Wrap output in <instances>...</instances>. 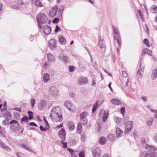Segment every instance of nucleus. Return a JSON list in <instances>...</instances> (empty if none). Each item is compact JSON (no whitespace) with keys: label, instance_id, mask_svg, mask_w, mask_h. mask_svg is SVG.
<instances>
[{"label":"nucleus","instance_id":"nucleus-38","mask_svg":"<svg viewBox=\"0 0 157 157\" xmlns=\"http://www.w3.org/2000/svg\"><path fill=\"white\" fill-rule=\"evenodd\" d=\"M6 119L3 121L2 123V124L4 126L8 125V123L9 122V120L8 118H5Z\"/></svg>","mask_w":157,"mask_h":157},{"label":"nucleus","instance_id":"nucleus-25","mask_svg":"<svg viewBox=\"0 0 157 157\" xmlns=\"http://www.w3.org/2000/svg\"><path fill=\"white\" fill-rule=\"evenodd\" d=\"M99 46L101 49H105L106 48V46L103 41V39L101 40V38L99 39Z\"/></svg>","mask_w":157,"mask_h":157},{"label":"nucleus","instance_id":"nucleus-12","mask_svg":"<svg viewBox=\"0 0 157 157\" xmlns=\"http://www.w3.org/2000/svg\"><path fill=\"white\" fill-rule=\"evenodd\" d=\"M46 102L45 99L41 100L38 104V107L39 110H42L46 105Z\"/></svg>","mask_w":157,"mask_h":157},{"label":"nucleus","instance_id":"nucleus-36","mask_svg":"<svg viewBox=\"0 0 157 157\" xmlns=\"http://www.w3.org/2000/svg\"><path fill=\"white\" fill-rule=\"evenodd\" d=\"M98 102L95 103L94 105L92 108V112L93 113H94L96 110L97 108L98 107Z\"/></svg>","mask_w":157,"mask_h":157},{"label":"nucleus","instance_id":"nucleus-33","mask_svg":"<svg viewBox=\"0 0 157 157\" xmlns=\"http://www.w3.org/2000/svg\"><path fill=\"white\" fill-rule=\"evenodd\" d=\"M150 11L151 13H156L157 11V7L155 6H152L151 7Z\"/></svg>","mask_w":157,"mask_h":157},{"label":"nucleus","instance_id":"nucleus-59","mask_svg":"<svg viewBox=\"0 0 157 157\" xmlns=\"http://www.w3.org/2000/svg\"><path fill=\"white\" fill-rule=\"evenodd\" d=\"M121 113L123 115V116H124V113H125V108L123 107L121 109Z\"/></svg>","mask_w":157,"mask_h":157},{"label":"nucleus","instance_id":"nucleus-62","mask_svg":"<svg viewBox=\"0 0 157 157\" xmlns=\"http://www.w3.org/2000/svg\"><path fill=\"white\" fill-rule=\"evenodd\" d=\"M67 150L70 152L71 154L73 152H74V151L73 150L69 148H68L67 149Z\"/></svg>","mask_w":157,"mask_h":157},{"label":"nucleus","instance_id":"nucleus-39","mask_svg":"<svg viewBox=\"0 0 157 157\" xmlns=\"http://www.w3.org/2000/svg\"><path fill=\"white\" fill-rule=\"evenodd\" d=\"M143 43L147 47H150L148 40L147 39L145 38L144 40Z\"/></svg>","mask_w":157,"mask_h":157},{"label":"nucleus","instance_id":"nucleus-22","mask_svg":"<svg viewBox=\"0 0 157 157\" xmlns=\"http://www.w3.org/2000/svg\"><path fill=\"white\" fill-rule=\"evenodd\" d=\"M111 102L113 104L116 105H120L121 104V101L117 99H112L111 100Z\"/></svg>","mask_w":157,"mask_h":157},{"label":"nucleus","instance_id":"nucleus-6","mask_svg":"<svg viewBox=\"0 0 157 157\" xmlns=\"http://www.w3.org/2000/svg\"><path fill=\"white\" fill-rule=\"evenodd\" d=\"M99 114L100 116H101L103 115L102 120L103 122H105L107 120L108 117V113H106L104 109H102L100 111Z\"/></svg>","mask_w":157,"mask_h":157},{"label":"nucleus","instance_id":"nucleus-42","mask_svg":"<svg viewBox=\"0 0 157 157\" xmlns=\"http://www.w3.org/2000/svg\"><path fill=\"white\" fill-rule=\"evenodd\" d=\"M153 121V120L152 119H151L148 120L147 122V125L149 126H151L152 124Z\"/></svg>","mask_w":157,"mask_h":157},{"label":"nucleus","instance_id":"nucleus-50","mask_svg":"<svg viewBox=\"0 0 157 157\" xmlns=\"http://www.w3.org/2000/svg\"><path fill=\"white\" fill-rule=\"evenodd\" d=\"M59 21V19L57 17L55 18L52 21V22L53 23H57Z\"/></svg>","mask_w":157,"mask_h":157},{"label":"nucleus","instance_id":"nucleus-47","mask_svg":"<svg viewBox=\"0 0 157 157\" xmlns=\"http://www.w3.org/2000/svg\"><path fill=\"white\" fill-rule=\"evenodd\" d=\"M40 130L42 131H46L48 130L49 129L48 128H45L41 125H40Z\"/></svg>","mask_w":157,"mask_h":157},{"label":"nucleus","instance_id":"nucleus-15","mask_svg":"<svg viewBox=\"0 0 157 157\" xmlns=\"http://www.w3.org/2000/svg\"><path fill=\"white\" fill-rule=\"evenodd\" d=\"M49 92L50 94L54 96L57 95L58 91L54 86L50 87L49 89Z\"/></svg>","mask_w":157,"mask_h":157},{"label":"nucleus","instance_id":"nucleus-51","mask_svg":"<svg viewBox=\"0 0 157 157\" xmlns=\"http://www.w3.org/2000/svg\"><path fill=\"white\" fill-rule=\"evenodd\" d=\"M61 144H63V147L64 148H66L67 147V143H64L63 141L64 140H61Z\"/></svg>","mask_w":157,"mask_h":157},{"label":"nucleus","instance_id":"nucleus-35","mask_svg":"<svg viewBox=\"0 0 157 157\" xmlns=\"http://www.w3.org/2000/svg\"><path fill=\"white\" fill-rule=\"evenodd\" d=\"M35 5L38 7H42L43 6L39 0H36L35 2Z\"/></svg>","mask_w":157,"mask_h":157},{"label":"nucleus","instance_id":"nucleus-17","mask_svg":"<svg viewBox=\"0 0 157 157\" xmlns=\"http://www.w3.org/2000/svg\"><path fill=\"white\" fill-rule=\"evenodd\" d=\"M47 59L49 62L52 63L54 62L55 61V59L54 56L51 53L47 54Z\"/></svg>","mask_w":157,"mask_h":157},{"label":"nucleus","instance_id":"nucleus-8","mask_svg":"<svg viewBox=\"0 0 157 157\" xmlns=\"http://www.w3.org/2000/svg\"><path fill=\"white\" fill-rule=\"evenodd\" d=\"M58 9V6L57 5H56L55 6L52 7L50 10L49 14L50 16L51 17H54L56 15V12L57 11Z\"/></svg>","mask_w":157,"mask_h":157},{"label":"nucleus","instance_id":"nucleus-16","mask_svg":"<svg viewBox=\"0 0 157 157\" xmlns=\"http://www.w3.org/2000/svg\"><path fill=\"white\" fill-rule=\"evenodd\" d=\"M143 153L144 154V157H155L156 154V153L151 151L144 152Z\"/></svg>","mask_w":157,"mask_h":157},{"label":"nucleus","instance_id":"nucleus-64","mask_svg":"<svg viewBox=\"0 0 157 157\" xmlns=\"http://www.w3.org/2000/svg\"><path fill=\"white\" fill-rule=\"evenodd\" d=\"M44 68L45 69L48 68V64L46 62L44 63Z\"/></svg>","mask_w":157,"mask_h":157},{"label":"nucleus","instance_id":"nucleus-40","mask_svg":"<svg viewBox=\"0 0 157 157\" xmlns=\"http://www.w3.org/2000/svg\"><path fill=\"white\" fill-rule=\"evenodd\" d=\"M86 134L84 133L81 135V139L82 142H85L86 140Z\"/></svg>","mask_w":157,"mask_h":157},{"label":"nucleus","instance_id":"nucleus-21","mask_svg":"<svg viewBox=\"0 0 157 157\" xmlns=\"http://www.w3.org/2000/svg\"><path fill=\"white\" fill-rule=\"evenodd\" d=\"M87 115L88 113L86 112H84L81 113L80 115V120L82 121L84 119H86Z\"/></svg>","mask_w":157,"mask_h":157},{"label":"nucleus","instance_id":"nucleus-24","mask_svg":"<svg viewBox=\"0 0 157 157\" xmlns=\"http://www.w3.org/2000/svg\"><path fill=\"white\" fill-rule=\"evenodd\" d=\"M68 129L69 130H72L75 128L74 124L72 122L70 121L68 122Z\"/></svg>","mask_w":157,"mask_h":157},{"label":"nucleus","instance_id":"nucleus-11","mask_svg":"<svg viewBox=\"0 0 157 157\" xmlns=\"http://www.w3.org/2000/svg\"><path fill=\"white\" fill-rule=\"evenodd\" d=\"M43 32L45 35H48L51 32V27L48 25H46L43 27Z\"/></svg>","mask_w":157,"mask_h":157},{"label":"nucleus","instance_id":"nucleus-56","mask_svg":"<svg viewBox=\"0 0 157 157\" xmlns=\"http://www.w3.org/2000/svg\"><path fill=\"white\" fill-rule=\"evenodd\" d=\"M44 120L45 124L48 127V128H49L50 127L49 124H48V122L46 120L44 117Z\"/></svg>","mask_w":157,"mask_h":157},{"label":"nucleus","instance_id":"nucleus-54","mask_svg":"<svg viewBox=\"0 0 157 157\" xmlns=\"http://www.w3.org/2000/svg\"><path fill=\"white\" fill-rule=\"evenodd\" d=\"M82 121V124L83 125H85L87 124L88 122V120L86 118L84 119Z\"/></svg>","mask_w":157,"mask_h":157},{"label":"nucleus","instance_id":"nucleus-23","mask_svg":"<svg viewBox=\"0 0 157 157\" xmlns=\"http://www.w3.org/2000/svg\"><path fill=\"white\" fill-rule=\"evenodd\" d=\"M151 78L152 80H154L157 78V69H155L152 71Z\"/></svg>","mask_w":157,"mask_h":157},{"label":"nucleus","instance_id":"nucleus-5","mask_svg":"<svg viewBox=\"0 0 157 157\" xmlns=\"http://www.w3.org/2000/svg\"><path fill=\"white\" fill-rule=\"evenodd\" d=\"M48 46L51 49H55L57 47L56 40L54 39H50L48 41Z\"/></svg>","mask_w":157,"mask_h":157},{"label":"nucleus","instance_id":"nucleus-2","mask_svg":"<svg viewBox=\"0 0 157 157\" xmlns=\"http://www.w3.org/2000/svg\"><path fill=\"white\" fill-rule=\"evenodd\" d=\"M114 33V38L115 40H116L118 44L119 47H120L121 45L122 41L118 29L113 26Z\"/></svg>","mask_w":157,"mask_h":157},{"label":"nucleus","instance_id":"nucleus-44","mask_svg":"<svg viewBox=\"0 0 157 157\" xmlns=\"http://www.w3.org/2000/svg\"><path fill=\"white\" fill-rule=\"evenodd\" d=\"M27 4V3L25 2H23L21 0H19L18 2V5L19 6L23 5L24 6H26Z\"/></svg>","mask_w":157,"mask_h":157},{"label":"nucleus","instance_id":"nucleus-46","mask_svg":"<svg viewBox=\"0 0 157 157\" xmlns=\"http://www.w3.org/2000/svg\"><path fill=\"white\" fill-rule=\"evenodd\" d=\"M69 70L70 72H72L75 70V67L73 66H69Z\"/></svg>","mask_w":157,"mask_h":157},{"label":"nucleus","instance_id":"nucleus-49","mask_svg":"<svg viewBox=\"0 0 157 157\" xmlns=\"http://www.w3.org/2000/svg\"><path fill=\"white\" fill-rule=\"evenodd\" d=\"M82 124L81 122H79L78 124L77 129L78 130H80L82 128Z\"/></svg>","mask_w":157,"mask_h":157},{"label":"nucleus","instance_id":"nucleus-20","mask_svg":"<svg viewBox=\"0 0 157 157\" xmlns=\"http://www.w3.org/2000/svg\"><path fill=\"white\" fill-rule=\"evenodd\" d=\"M43 81L44 83H46L49 81L50 79V75L48 73H44L43 76Z\"/></svg>","mask_w":157,"mask_h":157},{"label":"nucleus","instance_id":"nucleus-60","mask_svg":"<svg viewBox=\"0 0 157 157\" xmlns=\"http://www.w3.org/2000/svg\"><path fill=\"white\" fill-rule=\"evenodd\" d=\"M123 76L124 78H126L127 76V75L125 71H123L122 72Z\"/></svg>","mask_w":157,"mask_h":157},{"label":"nucleus","instance_id":"nucleus-9","mask_svg":"<svg viewBox=\"0 0 157 157\" xmlns=\"http://www.w3.org/2000/svg\"><path fill=\"white\" fill-rule=\"evenodd\" d=\"M58 58L61 61L65 64L68 63L69 61V59L67 56L60 55L58 56Z\"/></svg>","mask_w":157,"mask_h":157},{"label":"nucleus","instance_id":"nucleus-7","mask_svg":"<svg viewBox=\"0 0 157 157\" xmlns=\"http://www.w3.org/2000/svg\"><path fill=\"white\" fill-rule=\"evenodd\" d=\"M78 84L80 85H83L88 82V79L86 77H79L78 79Z\"/></svg>","mask_w":157,"mask_h":157},{"label":"nucleus","instance_id":"nucleus-34","mask_svg":"<svg viewBox=\"0 0 157 157\" xmlns=\"http://www.w3.org/2000/svg\"><path fill=\"white\" fill-rule=\"evenodd\" d=\"M64 6H61L59 7V10L58 12V14L59 16L61 15L63 11Z\"/></svg>","mask_w":157,"mask_h":157},{"label":"nucleus","instance_id":"nucleus-19","mask_svg":"<svg viewBox=\"0 0 157 157\" xmlns=\"http://www.w3.org/2000/svg\"><path fill=\"white\" fill-rule=\"evenodd\" d=\"M146 148L147 150L148 151H149L154 152L156 150V148L153 146L149 145L147 144L146 145Z\"/></svg>","mask_w":157,"mask_h":157},{"label":"nucleus","instance_id":"nucleus-3","mask_svg":"<svg viewBox=\"0 0 157 157\" xmlns=\"http://www.w3.org/2000/svg\"><path fill=\"white\" fill-rule=\"evenodd\" d=\"M64 105L70 111L74 112L76 109L75 106L71 104V101H66L64 102Z\"/></svg>","mask_w":157,"mask_h":157},{"label":"nucleus","instance_id":"nucleus-4","mask_svg":"<svg viewBox=\"0 0 157 157\" xmlns=\"http://www.w3.org/2000/svg\"><path fill=\"white\" fill-rule=\"evenodd\" d=\"M133 124V123L132 121H129L127 122L125 124L124 132L125 133H127L130 132L131 129L132 125Z\"/></svg>","mask_w":157,"mask_h":157},{"label":"nucleus","instance_id":"nucleus-43","mask_svg":"<svg viewBox=\"0 0 157 157\" xmlns=\"http://www.w3.org/2000/svg\"><path fill=\"white\" fill-rule=\"evenodd\" d=\"M28 117L26 116H24L21 119V121L22 122L25 121L26 123H28L29 121H28Z\"/></svg>","mask_w":157,"mask_h":157},{"label":"nucleus","instance_id":"nucleus-29","mask_svg":"<svg viewBox=\"0 0 157 157\" xmlns=\"http://www.w3.org/2000/svg\"><path fill=\"white\" fill-rule=\"evenodd\" d=\"M123 133V132L118 128H116V137H119Z\"/></svg>","mask_w":157,"mask_h":157},{"label":"nucleus","instance_id":"nucleus-63","mask_svg":"<svg viewBox=\"0 0 157 157\" xmlns=\"http://www.w3.org/2000/svg\"><path fill=\"white\" fill-rule=\"evenodd\" d=\"M14 110L20 112H22L21 109L19 108H15L14 109Z\"/></svg>","mask_w":157,"mask_h":157},{"label":"nucleus","instance_id":"nucleus-48","mask_svg":"<svg viewBox=\"0 0 157 157\" xmlns=\"http://www.w3.org/2000/svg\"><path fill=\"white\" fill-rule=\"evenodd\" d=\"M31 107L33 108L34 107V105L35 103V100L34 99H32L31 100Z\"/></svg>","mask_w":157,"mask_h":157},{"label":"nucleus","instance_id":"nucleus-30","mask_svg":"<svg viewBox=\"0 0 157 157\" xmlns=\"http://www.w3.org/2000/svg\"><path fill=\"white\" fill-rule=\"evenodd\" d=\"M69 144L71 146H73L75 145L76 144V141L74 139L71 138L70 140V141L68 142Z\"/></svg>","mask_w":157,"mask_h":157},{"label":"nucleus","instance_id":"nucleus-26","mask_svg":"<svg viewBox=\"0 0 157 157\" xmlns=\"http://www.w3.org/2000/svg\"><path fill=\"white\" fill-rule=\"evenodd\" d=\"M20 146L21 148L26 149V150H28V151L30 152H32L33 151L32 150V149L29 148V147H28V146L25 144H20Z\"/></svg>","mask_w":157,"mask_h":157},{"label":"nucleus","instance_id":"nucleus-53","mask_svg":"<svg viewBox=\"0 0 157 157\" xmlns=\"http://www.w3.org/2000/svg\"><path fill=\"white\" fill-rule=\"evenodd\" d=\"M29 124L31 126H35L36 127H38V126L36 123L33 122H30L29 123Z\"/></svg>","mask_w":157,"mask_h":157},{"label":"nucleus","instance_id":"nucleus-31","mask_svg":"<svg viewBox=\"0 0 157 157\" xmlns=\"http://www.w3.org/2000/svg\"><path fill=\"white\" fill-rule=\"evenodd\" d=\"M3 116L5 118H9V117L11 118L12 116V114L9 111H6V112L4 113Z\"/></svg>","mask_w":157,"mask_h":157},{"label":"nucleus","instance_id":"nucleus-1","mask_svg":"<svg viewBox=\"0 0 157 157\" xmlns=\"http://www.w3.org/2000/svg\"><path fill=\"white\" fill-rule=\"evenodd\" d=\"M36 18L38 26L40 29L42 28L41 25L46 23L48 20L45 14L42 13L38 14L36 16Z\"/></svg>","mask_w":157,"mask_h":157},{"label":"nucleus","instance_id":"nucleus-28","mask_svg":"<svg viewBox=\"0 0 157 157\" xmlns=\"http://www.w3.org/2000/svg\"><path fill=\"white\" fill-rule=\"evenodd\" d=\"M106 141L105 138L103 136L101 137L99 139V143L101 145L105 144L106 143Z\"/></svg>","mask_w":157,"mask_h":157},{"label":"nucleus","instance_id":"nucleus-10","mask_svg":"<svg viewBox=\"0 0 157 157\" xmlns=\"http://www.w3.org/2000/svg\"><path fill=\"white\" fill-rule=\"evenodd\" d=\"M57 108V106H55L52 108V112H55V114H56V116H57V118H59V119L57 121L59 122H61L63 119V117L62 115H59V113L57 112L56 109Z\"/></svg>","mask_w":157,"mask_h":157},{"label":"nucleus","instance_id":"nucleus-18","mask_svg":"<svg viewBox=\"0 0 157 157\" xmlns=\"http://www.w3.org/2000/svg\"><path fill=\"white\" fill-rule=\"evenodd\" d=\"M0 146L2 148L4 149L6 151H11V149L8 146L4 144L0 140Z\"/></svg>","mask_w":157,"mask_h":157},{"label":"nucleus","instance_id":"nucleus-32","mask_svg":"<svg viewBox=\"0 0 157 157\" xmlns=\"http://www.w3.org/2000/svg\"><path fill=\"white\" fill-rule=\"evenodd\" d=\"M18 124L19 127L20 128H21L22 127L21 125L18 123V121H17L16 120H14L11 121L9 123H8V125H9L10 124Z\"/></svg>","mask_w":157,"mask_h":157},{"label":"nucleus","instance_id":"nucleus-61","mask_svg":"<svg viewBox=\"0 0 157 157\" xmlns=\"http://www.w3.org/2000/svg\"><path fill=\"white\" fill-rule=\"evenodd\" d=\"M141 98L144 101H147V98L146 96H142L141 97Z\"/></svg>","mask_w":157,"mask_h":157},{"label":"nucleus","instance_id":"nucleus-41","mask_svg":"<svg viewBox=\"0 0 157 157\" xmlns=\"http://www.w3.org/2000/svg\"><path fill=\"white\" fill-rule=\"evenodd\" d=\"M114 135L113 134H110L108 136V139L110 141H114Z\"/></svg>","mask_w":157,"mask_h":157},{"label":"nucleus","instance_id":"nucleus-14","mask_svg":"<svg viewBox=\"0 0 157 157\" xmlns=\"http://www.w3.org/2000/svg\"><path fill=\"white\" fill-rule=\"evenodd\" d=\"M59 136L61 140H65L66 136V133L64 128H62L58 133Z\"/></svg>","mask_w":157,"mask_h":157},{"label":"nucleus","instance_id":"nucleus-45","mask_svg":"<svg viewBox=\"0 0 157 157\" xmlns=\"http://www.w3.org/2000/svg\"><path fill=\"white\" fill-rule=\"evenodd\" d=\"M17 157H25V155L21 152H17Z\"/></svg>","mask_w":157,"mask_h":157},{"label":"nucleus","instance_id":"nucleus-57","mask_svg":"<svg viewBox=\"0 0 157 157\" xmlns=\"http://www.w3.org/2000/svg\"><path fill=\"white\" fill-rule=\"evenodd\" d=\"M138 13H139L140 16V18L142 20H143V15L142 14V12L140 10H138Z\"/></svg>","mask_w":157,"mask_h":157},{"label":"nucleus","instance_id":"nucleus-27","mask_svg":"<svg viewBox=\"0 0 157 157\" xmlns=\"http://www.w3.org/2000/svg\"><path fill=\"white\" fill-rule=\"evenodd\" d=\"M59 43L62 45L65 44L66 43L65 38L62 36H61L59 38Z\"/></svg>","mask_w":157,"mask_h":157},{"label":"nucleus","instance_id":"nucleus-13","mask_svg":"<svg viewBox=\"0 0 157 157\" xmlns=\"http://www.w3.org/2000/svg\"><path fill=\"white\" fill-rule=\"evenodd\" d=\"M94 157H101V149L97 147L95 149L94 151L92 152Z\"/></svg>","mask_w":157,"mask_h":157},{"label":"nucleus","instance_id":"nucleus-55","mask_svg":"<svg viewBox=\"0 0 157 157\" xmlns=\"http://www.w3.org/2000/svg\"><path fill=\"white\" fill-rule=\"evenodd\" d=\"M60 30L61 29L57 25H56V29L55 30V33H56L58 32L59 31H60Z\"/></svg>","mask_w":157,"mask_h":157},{"label":"nucleus","instance_id":"nucleus-52","mask_svg":"<svg viewBox=\"0 0 157 157\" xmlns=\"http://www.w3.org/2000/svg\"><path fill=\"white\" fill-rule=\"evenodd\" d=\"M101 127L100 124H98L96 128V129L98 130V132L101 130Z\"/></svg>","mask_w":157,"mask_h":157},{"label":"nucleus","instance_id":"nucleus-37","mask_svg":"<svg viewBox=\"0 0 157 157\" xmlns=\"http://www.w3.org/2000/svg\"><path fill=\"white\" fill-rule=\"evenodd\" d=\"M28 114L29 115V117L28 118V119L29 120L32 119L34 117H32L33 115V112L31 111H29L28 112Z\"/></svg>","mask_w":157,"mask_h":157},{"label":"nucleus","instance_id":"nucleus-58","mask_svg":"<svg viewBox=\"0 0 157 157\" xmlns=\"http://www.w3.org/2000/svg\"><path fill=\"white\" fill-rule=\"evenodd\" d=\"M78 155L79 157H85L84 152L82 151H81L79 153Z\"/></svg>","mask_w":157,"mask_h":157}]
</instances>
